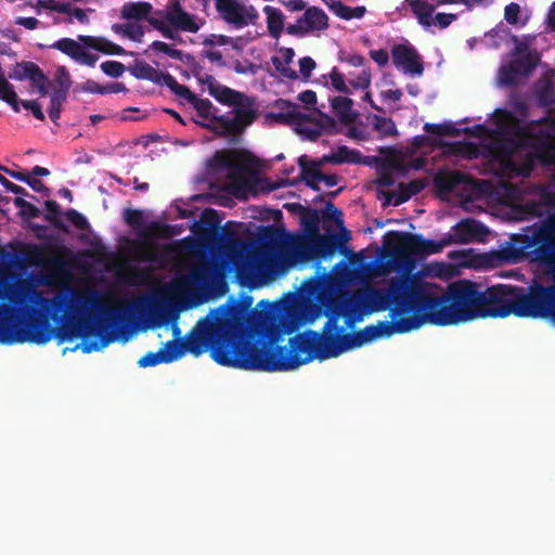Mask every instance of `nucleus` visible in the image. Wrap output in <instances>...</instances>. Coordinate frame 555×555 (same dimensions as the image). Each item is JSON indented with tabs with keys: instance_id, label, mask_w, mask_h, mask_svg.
<instances>
[{
	"instance_id": "37",
	"label": "nucleus",
	"mask_w": 555,
	"mask_h": 555,
	"mask_svg": "<svg viewBox=\"0 0 555 555\" xmlns=\"http://www.w3.org/2000/svg\"><path fill=\"white\" fill-rule=\"evenodd\" d=\"M330 83L338 92L349 93V86L345 81L344 76L335 68L330 74Z\"/></svg>"
},
{
	"instance_id": "32",
	"label": "nucleus",
	"mask_w": 555,
	"mask_h": 555,
	"mask_svg": "<svg viewBox=\"0 0 555 555\" xmlns=\"http://www.w3.org/2000/svg\"><path fill=\"white\" fill-rule=\"evenodd\" d=\"M68 91L55 89L51 95V105L49 108V117L53 122L60 118L61 106L66 101Z\"/></svg>"
},
{
	"instance_id": "8",
	"label": "nucleus",
	"mask_w": 555,
	"mask_h": 555,
	"mask_svg": "<svg viewBox=\"0 0 555 555\" xmlns=\"http://www.w3.org/2000/svg\"><path fill=\"white\" fill-rule=\"evenodd\" d=\"M516 52L519 56L501 67L499 74L500 85H514L520 78L528 76L535 67L538 55L529 50L526 42L517 41Z\"/></svg>"
},
{
	"instance_id": "11",
	"label": "nucleus",
	"mask_w": 555,
	"mask_h": 555,
	"mask_svg": "<svg viewBox=\"0 0 555 555\" xmlns=\"http://www.w3.org/2000/svg\"><path fill=\"white\" fill-rule=\"evenodd\" d=\"M435 183L441 192L460 194L467 201H472L479 192L474 180L454 171L439 172L435 178Z\"/></svg>"
},
{
	"instance_id": "5",
	"label": "nucleus",
	"mask_w": 555,
	"mask_h": 555,
	"mask_svg": "<svg viewBox=\"0 0 555 555\" xmlns=\"http://www.w3.org/2000/svg\"><path fill=\"white\" fill-rule=\"evenodd\" d=\"M51 48L68 55L75 62L88 66H94L98 61V56L87 51L89 48L104 54H126V51L120 46L109 41L104 37L85 35H79L77 40L72 38H62L55 41Z\"/></svg>"
},
{
	"instance_id": "33",
	"label": "nucleus",
	"mask_w": 555,
	"mask_h": 555,
	"mask_svg": "<svg viewBox=\"0 0 555 555\" xmlns=\"http://www.w3.org/2000/svg\"><path fill=\"white\" fill-rule=\"evenodd\" d=\"M125 219L131 227L138 229L142 236L147 237L152 234L151 231L143 227V217L141 211L127 210L125 214Z\"/></svg>"
},
{
	"instance_id": "12",
	"label": "nucleus",
	"mask_w": 555,
	"mask_h": 555,
	"mask_svg": "<svg viewBox=\"0 0 555 555\" xmlns=\"http://www.w3.org/2000/svg\"><path fill=\"white\" fill-rule=\"evenodd\" d=\"M533 242L538 246L537 259L546 268L550 278L555 279V222L539 229Z\"/></svg>"
},
{
	"instance_id": "51",
	"label": "nucleus",
	"mask_w": 555,
	"mask_h": 555,
	"mask_svg": "<svg viewBox=\"0 0 555 555\" xmlns=\"http://www.w3.org/2000/svg\"><path fill=\"white\" fill-rule=\"evenodd\" d=\"M371 57L380 66H384L389 61V55L385 50L371 51Z\"/></svg>"
},
{
	"instance_id": "55",
	"label": "nucleus",
	"mask_w": 555,
	"mask_h": 555,
	"mask_svg": "<svg viewBox=\"0 0 555 555\" xmlns=\"http://www.w3.org/2000/svg\"><path fill=\"white\" fill-rule=\"evenodd\" d=\"M284 5L293 12L301 11L305 9L306 4L304 0H289L287 2H284Z\"/></svg>"
},
{
	"instance_id": "26",
	"label": "nucleus",
	"mask_w": 555,
	"mask_h": 555,
	"mask_svg": "<svg viewBox=\"0 0 555 555\" xmlns=\"http://www.w3.org/2000/svg\"><path fill=\"white\" fill-rule=\"evenodd\" d=\"M333 111L343 121H352L356 114L352 111L353 101L347 96H335L331 100Z\"/></svg>"
},
{
	"instance_id": "45",
	"label": "nucleus",
	"mask_w": 555,
	"mask_h": 555,
	"mask_svg": "<svg viewBox=\"0 0 555 555\" xmlns=\"http://www.w3.org/2000/svg\"><path fill=\"white\" fill-rule=\"evenodd\" d=\"M68 220L79 229H85L88 224L87 219L78 214L76 210H69L67 212Z\"/></svg>"
},
{
	"instance_id": "6",
	"label": "nucleus",
	"mask_w": 555,
	"mask_h": 555,
	"mask_svg": "<svg viewBox=\"0 0 555 555\" xmlns=\"http://www.w3.org/2000/svg\"><path fill=\"white\" fill-rule=\"evenodd\" d=\"M488 229L474 219H465L454 225L451 232L440 241L425 240L421 235L412 234L418 241L427 244L422 250L413 251L416 262L418 263L425 257L440 253L447 245L451 243H474L485 242L488 235Z\"/></svg>"
},
{
	"instance_id": "4",
	"label": "nucleus",
	"mask_w": 555,
	"mask_h": 555,
	"mask_svg": "<svg viewBox=\"0 0 555 555\" xmlns=\"http://www.w3.org/2000/svg\"><path fill=\"white\" fill-rule=\"evenodd\" d=\"M266 120L293 125L298 134L310 140L335 127L333 118L319 109L300 107L283 99L275 101L272 111L266 115Z\"/></svg>"
},
{
	"instance_id": "27",
	"label": "nucleus",
	"mask_w": 555,
	"mask_h": 555,
	"mask_svg": "<svg viewBox=\"0 0 555 555\" xmlns=\"http://www.w3.org/2000/svg\"><path fill=\"white\" fill-rule=\"evenodd\" d=\"M369 119L374 130H376L382 137H393L398 133L396 125L390 118L372 115Z\"/></svg>"
},
{
	"instance_id": "16",
	"label": "nucleus",
	"mask_w": 555,
	"mask_h": 555,
	"mask_svg": "<svg viewBox=\"0 0 555 555\" xmlns=\"http://www.w3.org/2000/svg\"><path fill=\"white\" fill-rule=\"evenodd\" d=\"M450 257L457 260V266L475 269L494 268L502 264L504 261H511L508 258L502 257L499 253L475 255L472 249L450 253Z\"/></svg>"
},
{
	"instance_id": "49",
	"label": "nucleus",
	"mask_w": 555,
	"mask_h": 555,
	"mask_svg": "<svg viewBox=\"0 0 555 555\" xmlns=\"http://www.w3.org/2000/svg\"><path fill=\"white\" fill-rule=\"evenodd\" d=\"M229 42H230V39L228 37L210 35L204 39L203 44H205L206 47L212 48V46L228 44Z\"/></svg>"
},
{
	"instance_id": "59",
	"label": "nucleus",
	"mask_w": 555,
	"mask_h": 555,
	"mask_svg": "<svg viewBox=\"0 0 555 555\" xmlns=\"http://www.w3.org/2000/svg\"><path fill=\"white\" fill-rule=\"evenodd\" d=\"M5 172H8L12 178H14L18 181L25 182V183L29 177V173H25V172H21V171H12V170L7 169Z\"/></svg>"
},
{
	"instance_id": "18",
	"label": "nucleus",
	"mask_w": 555,
	"mask_h": 555,
	"mask_svg": "<svg viewBox=\"0 0 555 555\" xmlns=\"http://www.w3.org/2000/svg\"><path fill=\"white\" fill-rule=\"evenodd\" d=\"M295 52L292 48H281L271 57V63L282 78L298 79V73L291 66L294 62Z\"/></svg>"
},
{
	"instance_id": "29",
	"label": "nucleus",
	"mask_w": 555,
	"mask_h": 555,
	"mask_svg": "<svg viewBox=\"0 0 555 555\" xmlns=\"http://www.w3.org/2000/svg\"><path fill=\"white\" fill-rule=\"evenodd\" d=\"M26 73L25 75L29 77L33 85L38 89L41 96L47 95L48 89H47V78L40 70L38 66L35 64H28L26 65Z\"/></svg>"
},
{
	"instance_id": "48",
	"label": "nucleus",
	"mask_w": 555,
	"mask_h": 555,
	"mask_svg": "<svg viewBox=\"0 0 555 555\" xmlns=\"http://www.w3.org/2000/svg\"><path fill=\"white\" fill-rule=\"evenodd\" d=\"M380 96L386 102H397L401 99L402 91L400 89L383 90Z\"/></svg>"
},
{
	"instance_id": "53",
	"label": "nucleus",
	"mask_w": 555,
	"mask_h": 555,
	"mask_svg": "<svg viewBox=\"0 0 555 555\" xmlns=\"http://www.w3.org/2000/svg\"><path fill=\"white\" fill-rule=\"evenodd\" d=\"M436 5L449 4V3H462L466 7H473L481 3L483 0H431Z\"/></svg>"
},
{
	"instance_id": "38",
	"label": "nucleus",
	"mask_w": 555,
	"mask_h": 555,
	"mask_svg": "<svg viewBox=\"0 0 555 555\" xmlns=\"http://www.w3.org/2000/svg\"><path fill=\"white\" fill-rule=\"evenodd\" d=\"M298 64H299L298 77L301 76L302 79L308 80L310 78L312 72L317 67L314 60L310 56H305L298 61Z\"/></svg>"
},
{
	"instance_id": "36",
	"label": "nucleus",
	"mask_w": 555,
	"mask_h": 555,
	"mask_svg": "<svg viewBox=\"0 0 555 555\" xmlns=\"http://www.w3.org/2000/svg\"><path fill=\"white\" fill-rule=\"evenodd\" d=\"M189 103L193 105L199 116L208 118L211 115L212 104L209 100L197 99L194 95Z\"/></svg>"
},
{
	"instance_id": "39",
	"label": "nucleus",
	"mask_w": 555,
	"mask_h": 555,
	"mask_svg": "<svg viewBox=\"0 0 555 555\" xmlns=\"http://www.w3.org/2000/svg\"><path fill=\"white\" fill-rule=\"evenodd\" d=\"M101 69L108 76L117 78L125 72V66L116 61H106L101 64Z\"/></svg>"
},
{
	"instance_id": "21",
	"label": "nucleus",
	"mask_w": 555,
	"mask_h": 555,
	"mask_svg": "<svg viewBox=\"0 0 555 555\" xmlns=\"http://www.w3.org/2000/svg\"><path fill=\"white\" fill-rule=\"evenodd\" d=\"M409 4L418 22L424 26H434L435 21L433 20V12L435 5L427 2L426 0H405Z\"/></svg>"
},
{
	"instance_id": "57",
	"label": "nucleus",
	"mask_w": 555,
	"mask_h": 555,
	"mask_svg": "<svg viewBox=\"0 0 555 555\" xmlns=\"http://www.w3.org/2000/svg\"><path fill=\"white\" fill-rule=\"evenodd\" d=\"M26 183L35 191L37 192H42L43 190H46L43 183L34 178L33 176L29 175L28 179L26 180Z\"/></svg>"
},
{
	"instance_id": "47",
	"label": "nucleus",
	"mask_w": 555,
	"mask_h": 555,
	"mask_svg": "<svg viewBox=\"0 0 555 555\" xmlns=\"http://www.w3.org/2000/svg\"><path fill=\"white\" fill-rule=\"evenodd\" d=\"M235 73L237 74H250V75H255L257 73V69H258V66L254 65V64H244L242 62H235L234 66H233Z\"/></svg>"
},
{
	"instance_id": "31",
	"label": "nucleus",
	"mask_w": 555,
	"mask_h": 555,
	"mask_svg": "<svg viewBox=\"0 0 555 555\" xmlns=\"http://www.w3.org/2000/svg\"><path fill=\"white\" fill-rule=\"evenodd\" d=\"M453 268L451 266L440 263V262H431L428 263L423 270V278H452Z\"/></svg>"
},
{
	"instance_id": "14",
	"label": "nucleus",
	"mask_w": 555,
	"mask_h": 555,
	"mask_svg": "<svg viewBox=\"0 0 555 555\" xmlns=\"http://www.w3.org/2000/svg\"><path fill=\"white\" fill-rule=\"evenodd\" d=\"M160 20L165 21V25L173 31V36L176 30L197 33L204 23L184 11L179 2L168 5Z\"/></svg>"
},
{
	"instance_id": "35",
	"label": "nucleus",
	"mask_w": 555,
	"mask_h": 555,
	"mask_svg": "<svg viewBox=\"0 0 555 555\" xmlns=\"http://www.w3.org/2000/svg\"><path fill=\"white\" fill-rule=\"evenodd\" d=\"M61 1L59 0H36L29 3V5L40 14L43 10L49 12L59 13Z\"/></svg>"
},
{
	"instance_id": "3",
	"label": "nucleus",
	"mask_w": 555,
	"mask_h": 555,
	"mask_svg": "<svg viewBox=\"0 0 555 555\" xmlns=\"http://www.w3.org/2000/svg\"><path fill=\"white\" fill-rule=\"evenodd\" d=\"M199 85L220 103L232 107L229 115L216 118L215 129L219 133L234 134L249 126L257 116L255 102L246 94L233 90L218 82L216 78L202 68L194 70Z\"/></svg>"
},
{
	"instance_id": "13",
	"label": "nucleus",
	"mask_w": 555,
	"mask_h": 555,
	"mask_svg": "<svg viewBox=\"0 0 555 555\" xmlns=\"http://www.w3.org/2000/svg\"><path fill=\"white\" fill-rule=\"evenodd\" d=\"M153 7L149 2H127L121 7L120 16L127 21L141 23L147 21L155 29L159 30L165 37L173 39V31L165 25V21L152 17Z\"/></svg>"
},
{
	"instance_id": "2",
	"label": "nucleus",
	"mask_w": 555,
	"mask_h": 555,
	"mask_svg": "<svg viewBox=\"0 0 555 555\" xmlns=\"http://www.w3.org/2000/svg\"><path fill=\"white\" fill-rule=\"evenodd\" d=\"M425 243L408 232H390L384 237L383 247L375 259L364 253L351 254L339 264L335 278H379L397 274V278H418L413 275L417 267L413 251L422 250Z\"/></svg>"
},
{
	"instance_id": "63",
	"label": "nucleus",
	"mask_w": 555,
	"mask_h": 555,
	"mask_svg": "<svg viewBox=\"0 0 555 555\" xmlns=\"http://www.w3.org/2000/svg\"><path fill=\"white\" fill-rule=\"evenodd\" d=\"M363 101L367 102L371 105V107L374 108L375 111L383 112V108L374 103V101L372 100V95L369 91L365 92V94L363 95Z\"/></svg>"
},
{
	"instance_id": "23",
	"label": "nucleus",
	"mask_w": 555,
	"mask_h": 555,
	"mask_svg": "<svg viewBox=\"0 0 555 555\" xmlns=\"http://www.w3.org/2000/svg\"><path fill=\"white\" fill-rule=\"evenodd\" d=\"M307 249L304 245H295L287 247L285 250L276 255V260L281 261L280 271L284 272L289 267L297 263L298 260L305 259Z\"/></svg>"
},
{
	"instance_id": "17",
	"label": "nucleus",
	"mask_w": 555,
	"mask_h": 555,
	"mask_svg": "<svg viewBox=\"0 0 555 555\" xmlns=\"http://www.w3.org/2000/svg\"><path fill=\"white\" fill-rule=\"evenodd\" d=\"M393 64L404 73L422 75L423 65L417 51L409 43H399L391 50Z\"/></svg>"
},
{
	"instance_id": "41",
	"label": "nucleus",
	"mask_w": 555,
	"mask_h": 555,
	"mask_svg": "<svg viewBox=\"0 0 555 555\" xmlns=\"http://www.w3.org/2000/svg\"><path fill=\"white\" fill-rule=\"evenodd\" d=\"M55 82L57 83L56 89L69 91L72 86L69 74L66 72L64 67H60L56 70Z\"/></svg>"
},
{
	"instance_id": "19",
	"label": "nucleus",
	"mask_w": 555,
	"mask_h": 555,
	"mask_svg": "<svg viewBox=\"0 0 555 555\" xmlns=\"http://www.w3.org/2000/svg\"><path fill=\"white\" fill-rule=\"evenodd\" d=\"M424 188L421 181H411L409 183H400L395 191L383 192L385 204L398 206L408 201L412 195L420 193Z\"/></svg>"
},
{
	"instance_id": "20",
	"label": "nucleus",
	"mask_w": 555,
	"mask_h": 555,
	"mask_svg": "<svg viewBox=\"0 0 555 555\" xmlns=\"http://www.w3.org/2000/svg\"><path fill=\"white\" fill-rule=\"evenodd\" d=\"M92 9H80L74 7L70 2L61 1L59 13L60 14H69V18H60L54 17L53 22L55 24L66 23L72 24L74 21H77L79 24L87 25L89 24V14L92 13Z\"/></svg>"
},
{
	"instance_id": "34",
	"label": "nucleus",
	"mask_w": 555,
	"mask_h": 555,
	"mask_svg": "<svg viewBox=\"0 0 555 555\" xmlns=\"http://www.w3.org/2000/svg\"><path fill=\"white\" fill-rule=\"evenodd\" d=\"M349 85L356 89H369L371 85V72L363 68L354 78L349 79Z\"/></svg>"
},
{
	"instance_id": "46",
	"label": "nucleus",
	"mask_w": 555,
	"mask_h": 555,
	"mask_svg": "<svg viewBox=\"0 0 555 555\" xmlns=\"http://www.w3.org/2000/svg\"><path fill=\"white\" fill-rule=\"evenodd\" d=\"M18 26H23L26 29L34 30L38 27L39 21L36 17H22L18 16L14 22Z\"/></svg>"
},
{
	"instance_id": "40",
	"label": "nucleus",
	"mask_w": 555,
	"mask_h": 555,
	"mask_svg": "<svg viewBox=\"0 0 555 555\" xmlns=\"http://www.w3.org/2000/svg\"><path fill=\"white\" fill-rule=\"evenodd\" d=\"M150 48L153 50L163 52L172 59H176V60L181 59V52L179 50L172 49L169 44H167L165 42L153 41V43L151 44Z\"/></svg>"
},
{
	"instance_id": "9",
	"label": "nucleus",
	"mask_w": 555,
	"mask_h": 555,
	"mask_svg": "<svg viewBox=\"0 0 555 555\" xmlns=\"http://www.w3.org/2000/svg\"><path fill=\"white\" fill-rule=\"evenodd\" d=\"M216 9L229 24L242 28L255 23L258 17L256 9L238 0H215Z\"/></svg>"
},
{
	"instance_id": "28",
	"label": "nucleus",
	"mask_w": 555,
	"mask_h": 555,
	"mask_svg": "<svg viewBox=\"0 0 555 555\" xmlns=\"http://www.w3.org/2000/svg\"><path fill=\"white\" fill-rule=\"evenodd\" d=\"M504 20L509 25H525L528 21V16L522 8L515 2H511L504 9Z\"/></svg>"
},
{
	"instance_id": "30",
	"label": "nucleus",
	"mask_w": 555,
	"mask_h": 555,
	"mask_svg": "<svg viewBox=\"0 0 555 555\" xmlns=\"http://www.w3.org/2000/svg\"><path fill=\"white\" fill-rule=\"evenodd\" d=\"M0 99L11 105L14 112H20L22 104L18 102L17 93L3 76L0 77Z\"/></svg>"
},
{
	"instance_id": "25",
	"label": "nucleus",
	"mask_w": 555,
	"mask_h": 555,
	"mask_svg": "<svg viewBox=\"0 0 555 555\" xmlns=\"http://www.w3.org/2000/svg\"><path fill=\"white\" fill-rule=\"evenodd\" d=\"M326 4L334 14L344 20L361 18L366 12L365 7L350 8L338 0L326 1Z\"/></svg>"
},
{
	"instance_id": "7",
	"label": "nucleus",
	"mask_w": 555,
	"mask_h": 555,
	"mask_svg": "<svg viewBox=\"0 0 555 555\" xmlns=\"http://www.w3.org/2000/svg\"><path fill=\"white\" fill-rule=\"evenodd\" d=\"M352 152L346 147H339L338 151L330 157H323L319 163L310 160L308 156L302 155L298 158L300 167L301 179L306 184L314 190H320V184L323 183L327 188L337 184V178L334 175H324L320 170V165L324 162L344 163L352 162Z\"/></svg>"
},
{
	"instance_id": "24",
	"label": "nucleus",
	"mask_w": 555,
	"mask_h": 555,
	"mask_svg": "<svg viewBox=\"0 0 555 555\" xmlns=\"http://www.w3.org/2000/svg\"><path fill=\"white\" fill-rule=\"evenodd\" d=\"M263 12L267 17V26L270 35L273 38H279L284 30L283 13L279 9L270 5L264 7Z\"/></svg>"
},
{
	"instance_id": "52",
	"label": "nucleus",
	"mask_w": 555,
	"mask_h": 555,
	"mask_svg": "<svg viewBox=\"0 0 555 555\" xmlns=\"http://www.w3.org/2000/svg\"><path fill=\"white\" fill-rule=\"evenodd\" d=\"M172 90L175 91L176 94L185 99L188 102H190L194 96V94L186 87L179 85L177 82H175V85L172 86Z\"/></svg>"
},
{
	"instance_id": "56",
	"label": "nucleus",
	"mask_w": 555,
	"mask_h": 555,
	"mask_svg": "<svg viewBox=\"0 0 555 555\" xmlns=\"http://www.w3.org/2000/svg\"><path fill=\"white\" fill-rule=\"evenodd\" d=\"M346 62L353 67H363L365 60L363 56H361L359 54H352L346 59Z\"/></svg>"
},
{
	"instance_id": "42",
	"label": "nucleus",
	"mask_w": 555,
	"mask_h": 555,
	"mask_svg": "<svg viewBox=\"0 0 555 555\" xmlns=\"http://www.w3.org/2000/svg\"><path fill=\"white\" fill-rule=\"evenodd\" d=\"M204 55L206 59H208L212 64H216L219 67H222L225 65L223 61L222 53L215 49V48H208L206 51H204Z\"/></svg>"
},
{
	"instance_id": "58",
	"label": "nucleus",
	"mask_w": 555,
	"mask_h": 555,
	"mask_svg": "<svg viewBox=\"0 0 555 555\" xmlns=\"http://www.w3.org/2000/svg\"><path fill=\"white\" fill-rule=\"evenodd\" d=\"M85 90L90 92H98V93H105L108 92V88H101L98 83L94 81L88 80L86 82Z\"/></svg>"
},
{
	"instance_id": "62",
	"label": "nucleus",
	"mask_w": 555,
	"mask_h": 555,
	"mask_svg": "<svg viewBox=\"0 0 555 555\" xmlns=\"http://www.w3.org/2000/svg\"><path fill=\"white\" fill-rule=\"evenodd\" d=\"M378 183L382 186H390L392 184V179L390 175L384 173L378 178Z\"/></svg>"
},
{
	"instance_id": "60",
	"label": "nucleus",
	"mask_w": 555,
	"mask_h": 555,
	"mask_svg": "<svg viewBox=\"0 0 555 555\" xmlns=\"http://www.w3.org/2000/svg\"><path fill=\"white\" fill-rule=\"evenodd\" d=\"M547 23L551 29L555 31V2L552 4L548 11Z\"/></svg>"
},
{
	"instance_id": "54",
	"label": "nucleus",
	"mask_w": 555,
	"mask_h": 555,
	"mask_svg": "<svg viewBox=\"0 0 555 555\" xmlns=\"http://www.w3.org/2000/svg\"><path fill=\"white\" fill-rule=\"evenodd\" d=\"M298 99L300 100L301 103L306 104L308 108L309 105H312L317 102V95H315V92L311 91V90H307L305 92H301L299 95H298Z\"/></svg>"
},
{
	"instance_id": "64",
	"label": "nucleus",
	"mask_w": 555,
	"mask_h": 555,
	"mask_svg": "<svg viewBox=\"0 0 555 555\" xmlns=\"http://www.w3.org/2000/svg\"><path fill=\"white\" fill-rule=\"evenodd\" d=\"M144 258L152 259L155 256V248L149 244L143 247Z\"/></svg>"
},
{
	"instance_id": "10",
	"label": "nucleus",
	"mask_w": 555,
	"mask_h": 555,
	"mask_svg": "<svg viewBox=\"0 0 555 555\" xmlns=\"http://www.w3.org/2000/svg\"><path fill=\"white\" fill-rule=\"evenodd\" d=\"M219 177L224 178L223 188L234 195L244 193L248 186L247 173L242 163L232 155L222 156Z\"/></svg>"
},
{
	"instance_id": "1",
	"label": "nucleus",
	"mask_w": 555,
	"mask_h": 555,
	"mask_svg": "<svg viewBox=\"0 0 555 555\" xmlns=\"http://www.w3.org/2000/svg\"><path fill=\"white\" fill-rule=\"evenodd\" d=\"M540 99L555 108L551 82L540 90ZM493 119L495 128L491 131L489 151L492 170L498 176L527 177L535 160L555 164V114L526 128L505 111H495Z\"/></svg>"
},
{
	"instance_id": "43",
	"label": "nucleus",
	"mask_w": 555,
	"mask_h": 555,
	"mask_svg": "<svg viewBox=\"0 0 555 555\" xmlns=\"http://www.w3.org/2000/svg\"><path fill=\"white\" fill-rule=\"evenodd\" d=\"M21 104L22 106L25 108V109H29L31 111V113L34 114V116L39 119V120H43L44 119V114L41 109V106L35 102V101H21Z\"/></svg>"
},
{
	"instance_id": "44",
	"label": "nucleus",
	"mask_w": 555,
	"mask_h": 555,
	"mask_svg": "<svg viewBox=\"0 0 555 555\" xmlns=\"http://www.w3.org/2000/svg\"><path fill=\"white\" fill-rule=\"evenodd\" d=\"M455 14H447V13H438L436 16H433L435 21L434 25H438L440 28L448 27L453 21H455Z\"/></svg>"
},
{
	"instance_id": "61",
	"label": "nucleus",
	"mask_w": 555,
	"mask_h": 555,
	"mask_svg": "<svg viewBox=\"0 0 555 555\" xmlns=\"http://www.w3.org/2000/svg\"><path fill=\"white\" fill-rule=\"evenodd\" d=\"M49 173L47 168L35 166L29 175L36 178L37 176H48Z\"/></svg>"
},
{
	"instance_id": "22",
	"label": "nucleus",
	"mask_w": 555,
	"mask_h": 555,
	"mask_svg": "<svg viewBox=\"0 0 555 555\" xmlns=\"http://www.w3.org/2000/svg\"><path fill=\"white\" fill-rule=\"evenodd\" d=\"M116 35L128 38L134 42H141L145 33V28L141 23L127 21L121 24H114L112 26Z\"/></svg>"
},
{
	"instance_id": "50",
	"label": "nucleus",
	"mask_w": 555,
	"mask_h": 555,
	"mask_svg": "<svg viewBox=\"0 0 555 555\" xmlns=\"http://www.w3.org/2000/svg\"><path fill=\"white\" fill-rule=\"evenodd\" d=\"M137 76L140 78H151L154 68L146 63H138L135 65Z\"/></svg>"
},
{
	"instance_id": "15",
	"label": "nucleus",
	"mask_w": 555,
	"mask_h": 555,
	"mask_svg": "<svg viewBox=\"0 0 555 555\" xmlns=\"http://www.w3.org/2000/svg\"><path fill=\"white\" fill-rule=\"evenodd\" d=\"M328 18L325 12L317 7H311L296 21L289 24L286 31L289 35L304 36L309 33L324 30L327 28Z\"/></svg>"
}]
</instances>
